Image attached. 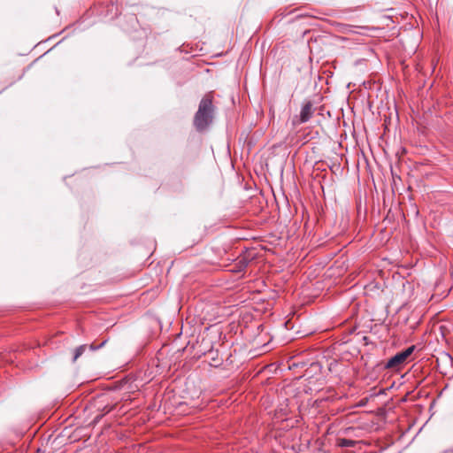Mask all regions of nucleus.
I'll list each match as a JSON object with an SVG mask.
<instances>
[{
    "label": "nucleus",
    "instance_id": "6",
    "mask_svg": "<svg viewBox=\"0 0 453 453\" xmlns=\"http://www.w3.org/2000/svg\"><path fill=\"white\" fill-rule=\"evenodd\" d=\"M105 343H106V340L104 341L99 345H95V344L92 343V344H90L88 346V348H89L90 350L95 351V350L99 349L100 348L104 347L105 345Z\"/></svg>",
    "mask_w": 453,
    "mask_h": 453
},
{
    "label": "nucleus",
    "instance_id": "4",
    "mask_svg": "<svg viewBox=\"0 0 453 453\" xmlns=\"http://www.w3.org/2000/svg\"><path fill=\"white\" fill-rule=\"evenodd\" d=\"M357 444L356 441L346 439V438H340L337 441V445L341 448H349V447H355Z\"/></svg>",
    "mask_w": 453,
    "mask_h": 453
},
{
    "label": "nucleus",
    "instance_id": "5",
    "mask_svg": "<svg viewBox=\"0 0 453 453\" xmlns=\"http://www.w3.org/2000/svg\"><path fill=\"white\" fill-rule=\"evenodd\" d=\"M87 348H88V345L83 344L75 349L74 356H73V362L76 361L85 352Z\"/></svg>",
    "mask_w": 453,
    "mask_h": 453
},
{
    "label": "nucleus",
    "instance_id": "7",
    "mask_svg": "<svg viewBox=\"0 0 453 453\" xmlns=\"http://www.w3.org/2000/svg\"><path fill=\"white\" fill-rule=\"evenodd\" d=\"M441 453H453V448L445 449Z\"/></svg>",
    "mask_w": 453,
    "mask_h": 453
},
{
    "label": "nucleus",
    "instance_id": "1",
    "mask_svg": "<svg viewBox=\"0 0 453 453\" xmlns=\"http://www.w3.org/2000/svg\"><path fill=\"white\" fill-rule=\"evenodd\" d=\"M213 111L212 96L208 94L200 101L194 117V126L197 131H204L212 123Z\"/></svg>",
    "mask_w": 453,
    "mask_h": 453
},
{
    "label": "nucleus",
    "instance_id": "3",
    "mask_svg": "<svg viewBox=\"0 0 453 453\" xmlns=\"http://www.w3.org/2000/svg\"><path fill=\"white\" fill-rule=\"evenodd\" d=\"M313 114V109L312 104L311 102L305 103L300 111V115L297 117L296 116L293 119L294 125H299L305 123L310 120Z\"/></svg>",
    "mask_w": 453,
    "mask_h": 453
},
{
    "label": "nucleus",
    "instance_id": "2",
    "mask_svg": "<svg viewBox=\"0 0 453 453\" xmlns=\"http://www.w3.org/2000/svg\"><path fill=\"white\" fill-rule=\"evenodd\" d=\"M415 349V346H411L404 349L403 351H401L397 354H395L394 357H392L387 363L386 367L387 368H395L399 366L400 365L403 364L406 359L411 355Z\"/></svg>",
    "mask_w": 453,
    "mask_h": 453
}]
</instances>
